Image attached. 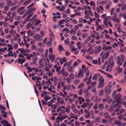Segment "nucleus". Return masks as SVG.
I'll return each mask as SVG.
<instances>
[{
  "mask_svg": "<svg viewBox=\"0 0 126 126\" xmlns=\"http://www.w3.org/2000/svg\"><path fill=\"white\" fill-rule=\"evenodd\" d=\"M99 83L97 87L98 88H100L104 86L105 83L104 79L102 76H101L99 78Z\"/></svg>",
  "mask_w": 126,
  "mask_h": 126,
  "instance_id": "obj_3",
  "label": "nucleus"
},
{
  "mask_svg": "<svg viewBox=\"0 0 126 126\" xmlns=\"http://www.w3.org/2000/svg\"><path fill=\"white\" fill-rule=\"evenodd\" d=\"M46 85H49L52 84V83L50 81V79H49V80L47 81L46 82Z\"/></svg>",
  "mask_w": 126,
  "mask_h": 126,
  "instance_id": "obj_37",
  "label": "nucleus"
},
{
  "mask_svg": "<svg viewBox=\"0 0 126 126\" xmlns=\"http://www.w3.org/2000/svg\"><path fill=\"white\" fill-rule=\"evenodd\" d=\"M65 20L64 19H63L62 20H61L60 21H59V25L60 26H61V24L63 23V22H65Z\"/></svg>",
  "mask_w": 126,
  "mask_h": 126,
  "instance_id": "obj_55",
  "label": "nucleus"
},
{
  "mask_svg": "<svg viewBox=\"0 0 126 126\" xmlns=\"http://www.w3.org/2000/svg\"><path fill=\"white\" fill-rule=\"evenodd\" d=\"M67 83V84L70 83H71L70 79L69 78H67L66 79Z\"/></svg>",
  "mask_w": 126,
  "mask_h": 126,
  "instance_id": "obj_33",
  "label": "nucleus"
},
{
  "mask_svg": "<svg viewBox=\"0 0 126 126\" xmlns=\"http://www.w3.org/2000/svg\"><path fill=\"white\" fill-rule=\"evenodd\" d=\"M119 66L117 69V71L118 73H121L122 71V68H120Z\"/></svg>",
  "mask_w": 126,
  "mask_h": 126,
  "instance_id": "obj_41",
  "label": "nucleus"
},
{
  "mask_svg": "<svg viewBox=\"0 0 126 126\" xmlns=\"http://www.w3.org/2000/svg\"><path fill=\"white\" fill-rule=\"evenodd\" d=\"M49 58L52 62H53L55 60V55L53 54L52 53H50L49 54Z\"/></svg>",
  "mask_w": 126,
  "mask_h": 126,
  "instance_id": "obj_7",
  "label": "nucleus"
},
{
  "mask_svg": "<svg viewBox=\"0 0 126 126\" xmlns=\"http://www.w3.org/2000/svg\"><path fill=\"white\" fill-rule=\"evenodd\" d=\"M53 81L54 83H55L56 84H57V78L56 76L54 77V79Z\"/></svg>",
  "mask_w": 126,
  "mask_h": 126,
  "instance_id": "obj_54",
  "label": "nucleus"
},
{
  "mask_svg": "<svg viewBox=\"0 0 126 126\" xmlns=\"http://www.w3.org/2000/svg\"><path fill=\"white\" fill-rule=\"evenodd\" d=\"M18 6H15L14 7H13L11 8L10 9V11L11 12L12 11H14L17 8H18Z\"/></svg>",
  "mask_w": 126,
  "mask_h": 126,
  "instance_id": "obj_27",
  "label": "nucleus"
},
{
  "mask_svg": "<svg viewBox=\"0 0 126 126\" xmlns=\"http://www.w3.org/2000/svg\"><path fill=\"white\" fill-rule=\"evenodd\" d=\"M41 21L40 20H37L35 22V25L37 26L38 25V24L41 22Z\"/></svg>",
  "mask_w": 126,
  "mask_h": 126,
  "instance_id": "obj_61",
  "label": "nucleus"
},
{
  "mask_svg": "<svg viewBox=\"0 0 126 126\" xmlns=\"http://www.w3.org/2000/svg\"><path fill=\"white\" fill-rule=\"evenodd\" d=\"M33 13H32L29 15L25 19V21H27L33 15Z\"/></svg>",
  "mask_w": 126,
  "mask_h": 126,
  "instance_id": "obj_28",
  "label": "nucleus"
},
{
  "mask_svg": "<svg viewBox=\"0 0 126 126\" xmlns=\"http://www.w3.org/2000/svg\"><path fill=\"white\" fill-rule=\"evenodd\" d=\"M103 24L106 26L107 28L108 27V23L107 21H104Z\"/></svg>",
  "mask_w": 126,
  "mask_h": 126,
  "instance_id": "obj_46",
  "label": "nucleus"
},
{
  "mask_svg": "<svg viewBox=\"0 0 126 126\" xmlns=\"http://www.w3.org/2000/svg\"><path fill=\"white\" fill-rule=\"evenodd\" d=\"M83 93L85 95V97L86 98H87L88 97L89 94L88 91L87 89H85L83 91Z\"/></svg>",
  "mask_w": 126,
  "mask_h": 126,
  "instance_id": "obj_9",
  "label": "nucleus"
},
{
  "mask_svg": "<svg viewBox=\"0 0 126 126\" xmlns=\"http://www.w3.org/2000/svg\"><path fill=\"white\" fill-rule=\"evenodd\" d=\"M104 93V91L103 89H101L98 95L99 96H102L103 95Z\"/></svg>",
  "mask_w": 126,
  "mask_h": 126,
  "instance_id": "obj_23",
  "label": "nucleus"
},
{
  "mask_svg": "<svg viewBox=\"0 0 126 126\" xmlns=\"http://www.w3.org/2000/svg\"><path fill=\"white\" fill-rule=\"evenodd\" d=\"M98 108V105L97 104H95L93 107V109L94 110H96Z\"/></svg>",
  "mask_w": 126,
  "mask_h": 126,
  "instance_id": "obj_59",
  "label": "nucleus"
},
{
  "mask_svg": "<svg viewBox=\"0 0 126 126\" xmlns=\"http://www.w3.org/2000/svg\"><path fill=\"white\" fill-rule=\"evenodd\" d=\"M32 0H26L24 2V5H26L29 3Z\"/></svg>",
  "mask_w": 126,
  "mask_h": 126,
  "instance_id": "obj_31",
  "label": "nucleus"
},
{
  "mask_svg": "<svg viewBox=\"0 0 126 126\" xmlns=\"http://www.w3.org/2000/svg\"><path fill=\"white\" fill-rule=\"evenodd\" d=\"M6 3L7 5V6H12L14 5L13 4V5L12 4V2L11 0H8L7 2Z\"/></svg>",
  "mask_w": 126,
  "mask_h": 126,
  "instance_id": "obj_16",
  "label": "nucleus"
},
{
  "mask_svg": "<svg viewBox=\"0 0 126 126\" xmlns=\"http://www.w3.org/2000/svg\"><path fill=\"white\" fill-rule=\"evenodd\" d=\"M70 118H74L75 120H77L78 119V116L77 115H75L74 116H72L70 117Z\"/></svg>",
  "mask_w": 126,
  "mask_h": 126,
  "instance_id": "obj_47",
  "label": "nucleus"
},
{
  "mask_svg": "<svg viewBox=\"0 0 126 126\" xmlns=\"http://www.w3.org/2000/svg\"><path fill=\"white\" fill-rule=\"evenodd\" d=\"M105 118L106 119H109L110 118V116L108 112L104 113L103 114Z\"/></svg>",
  "mask_w": 126,
  "mask_h": 126,
  "instance_id": "obj_8",
  "label": "nucleus"
},
{
  "mask_svg": "<svg viewBox=\"0 0 126 126\" xmlns=\"http://www.w3.org/2000/svg\"><path fill=\"white\" fill-rule=\"evenodd\" d=\"M65 113V111L64 110H62V112H60L59 113V116H61L63 114Z\"/></svg>",
  "mask_w": 126,
  "mask_h": 126,
  "instance_id": "obj_42",
  "label": "nucleus"
},
{
  "mask_svg": "<svg viewBox=\"0 0 126 126\" xmlns=\"http://www.w3.org/2000/svg\"><path fill=\"white\" fill-rule=\"evenodd\" d=\"M82 75L81 76V77H83V72H82V70L81 69L80 70V71H79V77H79H80L81 76V75Z\"/></svg>",
  "mask_w": 126,
  "mask_h": 126,
  "instance_id": "obj_24",
  "label": "nucleus"
},
{
  "mask_svg": "<svg viewBox=\"0 0 126 126\" xmlns=\"http://www.w3.org/2000/svg\"><path fill=\"white\" fill-rule=\"evenodd\" d=\"M113 58V56H110L108 60L109 62V63H110L111 62V60H112Z\"/></svg>",
  "mask_w": 126,
  "mask_h": 126,
  "instance_id": "obj_53",
  "label": "nucleus"
},
{
  "mask_svg": "<svg viewBox=\"0 0 126 126\" xmlns=\"http://www.w3.org/2000/svg\"><path fill=\"white\" fill-rule=\"evenodd\" d=\"M70 78L72 79H73L74 77V75L73 73H71L70 75Z\"/></svg>",
  "mask_w": 126,
  "mask_h": 126,
  "instance_id": "obj_45",
  "label": "nucleus"
},
{
  "mask_svg": "<svg viewBox=\"0 0 126 126\" xmlns=\"http://www.w3.org/2000/svg\"><path fill=\"white\" fill-rule=\"evenodd\" d=\"M112 86V85L110 84L108 86H106L105 88V92L106 94H110L112 92L110 90Z\"/></svg>",
  "mask_w": 126,
  "mask_h": 126,
  "instance_id": "obj_4",
  "label": "nucleus"
},
{
  "mask_svg": "<svg viewBox=\"0 0 126 126\" xmlns=\"http://www.w3.org/2000/svg\"><path fill=\"white\" fill-rule=\"evenodd\" d=\"M27 70H28L29 71H28V73H30L32 71V68H31L29 66H28L27 68Z\"/></svg>",
  "mask_w": 126,
  "mask_h": 126,
  "instance_id": "obj_40",
  "label": "nucleus"
},
{
  "mask_svg": "<svg viewBox=\"0 0 126 126\" xmlns=\"http://www.w3.org/2000/svg\"><path fill=\"white\" fill-rule=\"evenodd\" d=\"M74 98H72V99L69 98V103L71 104L73 103V101H74Z\"/></svg>",
  "mask_w": 126,
  "mask_h": 126,
  "instance_id": "obj_44",
  "label": "nucleus"
},
{
  "mask_svg": "<svg viewBox=\"0 0 126 126\" xmlns=\"http://www.w3.org/2000/svg\"><path fill=\"white\" fill-rule=\"evenodd\" d=\"M58 48L59 50L61 51L62 50L64 51V49L61 45H59Z\"/></svg>",
  "mask_w": 126,
  "mask_h": 126,
  "instance_id": "obj_26",
  "label": "nucleus"
},
{
  "mask_svg": "<svg viewBox=\"0 0 126 126\" xmlns=\"http://www.w3.org/2000/svg\"><path fill=\"white\" fill-rule=\"evenodd\" d=\"M52 44V42L51 41H48L46 43V45L48 46H50Z\"/></svg>",
  "mask_w": 126,
  "mask_h": 126,
  "instance_id": "obj_48",
  "label": "nucleus"
},
{
  "mask_svg": "<svg viewBox=\"0 0 126 126\" xmlns=\"http://www.w3.org/2000/svg\"><path fill=\"white\" fill-rule=\"evenodd\" d=\"M38 59V58H32L33 61L32 62H31L30 63V64L32 65L33 64H35L36 63V60Z\"/></svg>",
  "mask_w": 126,
  "mask_h": 126,
  "instance_id": "obj_11",
  "label": "nucleus"
},
{
  "mask_svg": "<svg viewBox=\"0 0 126 126\" xmlns=\"http://www.w3.org/2000/svg\"><path fill=\"white\" fill-rule=\"evenodd\" d=\"M41 36L37 34H36L34 36L33 38L35 41H40L42 40V39H40Z\"/></svg>",
  "mask_w": 126,
  "mask_h": 126,
  "instance_id": "obj_5",
  "label": "nucleus"
},
{
  "mask_svg": "<svg viewBox=\"0 0 126 126\" xmlns=\"http://www.w3.org/2000/svg\"><path fill=\"white\" fill-rule=\"evenodd\" d=\"M7 46L9 47L8 49L7 50L8 51H10L13 49V47L12 45H10V44H8L7 45Z\"/></svg>",
  "mask_w": 126,
  "mask_h": 126,
  "instance_id": "obj_17",
  "label": "nucleus"
},
{
  "mask_svg": "<svg viewBox=\"0 0 126 126\" xmlns=\"http://www.w3.org/2000/svg\"><path fill=\"white\" fill-rule=\"evenodd\" d=\"M61 74L62 75V76L63 77H66L68 76V73L67 72L65 71L62 74Z\"/></svg>",
  "mask_w": 126,
  "mask_h": 126,
  "instance_id": "obj_18",
  "label": "nucleus"
},
{
  "mask_svg": "<svg viewBox=\"0 0 126 126\" xmlns=\"http://www.w3.org/2000/svg\"><path fill=\"white\" fill-rule=\"evenodd\" d=\"M80 82V80L79 79H75L74 80V83L75 84H77Z\"/></svg>",
  "mask_w": 126,
  "mask_h": 126,
  "instance_id": "obj_29",
  "label": "nucleus"
},
{
  "mask_svg": "<svg viewBox=\"0 0 126 126\" xmlns=\"http://www.w3.org/2000/svg\"><path fill=\"white\" fill-rule=\"evenodd\" d=\"M25 59H21L19 58L18 59V62L19 63L22 64L23 63L25 62Z\"/></svg>",
  "mask_w": 126,
  "mask_h": 126,
  "instance_id": "obj_13",
  "label": "nucleus"
},
{
  "mask_svg": "<svg viewBox=\"0 0 126 126\" xmlns=\"http://www.w3.org/2000/svg\"><path fill=\"white\" fill-rule=\"evenodd\" d=\"M84 86V84L83 83H80L79 85L78 88H80L81 87H82Z\"/></svg>",
  "mask_w": 126,
  "mask_h": 126,
  "instance_id": "obj_62",
  "label": "nucleus"
},
{
  "mask_svg": "<svg viewBox=\"0 0 126 126\" xmlns=\"http://www.w3.org/2000/svg\"><path fill=\"white\" fill-rule=\"evenodd\" d=\"M99 102V99L97 96H96L95 97L94 102L95 103H97Z\"/></svg>",
  "mask_w": 126,
  "mask_h": 126,
  "instance_id": "obj_20",
  "label": "nucleus"
},
{
  "mask_svg": "<svg viewBox=\"0 0 126 126\" xmlns=\"http://www.w3.org/2000/svg\"><path fill=\"white\" fill-rule=\"evenodd\" d=\"M112 48V47L110 46H108L105 47V49L107 50H109Z\"/></svg>",
  "mask_w": 126,
  "mask_h": 126,
  "instance_id": "obj_36",
  "label": "nucleus"
},
{
  "mask_svg": "<svg viewBox=\"0 0 126 126\" xmlns=\"http://www.w3.org/2000/svg\"><path fill=\"white\" fill-rule=\"evenodd\" d=\"M42 60H40L39 61V68L40 69L44 67V65L42 63Z\"/></svg>",
  "mask_w": 126,
  "mask_h": 126,
  "instance_id": "obj_12",
  "label": "nucleus"
},
{
  "mask_svg": "<svg viewBox=\"0 0 126 126\" xmlns=\"http://www.w3.org/2000/svg\"><path fill=\"white\" fill-rule=\"evenodd\" d=\"M7 113L5 112V113L2 114V116L4 118H6L7 117Z\"/></svg>",
  "mask_w": 126,
  "mask_h": 126,
  "instance_id": "obj_63",
  "label": "nucleus"
},
{
  "mask_svg": "<svg viewBox=\"0 0 126 126\" xmlns=\"http://www.w3.org/2000/svg\"><path fill=\"white\" fill-rule=\"evenodd\" d=\"M81 32L80 30H78L77 32V35L78 36H79L81 35Z\"/></svg>",
  "mask_w": 126,
  "mask_h": 126,
  "instance_id": "obj_52",
  "label": "nucleus"
},
{
  "mask_svg": "<svg viewBox=\"0 0 126 126\" xmlns=\"http://www.w3.org/2000/svg\"><path fill=\"white\" fill-rule=\"evenodd\" d=\"M99 7L100 8V12L102 13L104 10L103 7L101 6H99Z\"/></svg>",
  "mask_w": 126,
  "mask_h": 126,
  "instance_id": "obj_35",
  "label": "nucleus"
},
{
  "mask_svg": "<svg viewBox=\"0 0 126 126\" xmlns=\"http://www.w3.org/2000/svg\"><path fill=\"white\" fill-rule=\"evenodd\" d=\"M68 70L70 73H72L73 71V68L72 66L71 67L68 68Z\"/></svg>",
  "mask_w": 126,
  "mask_h": 126,
  "instance_id": "obj_34",
  "label": "nucleus"
},
{
  "mask_svg": "<svg viewBox=\"0 0 126 126\" xmlns=\"http://www.w3.org/2000/svg\"><path fill=\"white\" fill-rule=\"evenodd\" d=\"M85 57L87 59H90L91 60H92L93 59V58L91 57L88 55H86L85 56Z\"/></svg>",
  "mask_w": 126,
  "mask_h": 126,
  "instance_id": "obj_43",
  "label": "nucleus"
},
{
  "mask_svg": "<svg viewBox=\"0 0 126 126\" xmlns=\"http://www.w3.org/2000/svg\"><path fill=\"white\" fill-rule=\"evenodd\" d=\"M9 20L10 22H12L13 21V17L10 16L9 18Z\"/></svg>",
  "mask_w": 126,
  "mask_h": 126,
  "instance_id": "obj_49",
  "label": "nucleus"
},
{
  "mask_svg": "<svg viewBox=\"0 0 126 126\" xmlns=\"http://www.w3.org/2000/svg\"><path fill=\"white\" fill-rule=\"evenodd\" d=\"M96 84V82H92L91 83V87H94Z\"/></svg>",
  "mask_w": 126,
  "mask_h": 126,
  "instance_id": "obj_58",
  "label": "nucleus"
},
{
  "mask_svg": "<svg viewBox=\"0 0 126 126\" xmlns=\"http://www.w3.org/2000/svg\"><path fill=\"white\" fill-rule=\"evenodd\" d=\"M97 77V74H95L93 77L92 79L96 80Z\"/></svg>",
  "mask_w": 126,
  "mask_h": 126,
  "instance_id": "obj_39",
  "label": "nucleus"
},
{
  "mask_svg": "<svg viewBox=\"0 0 126 126\" xmlns=\"http://www.w3.org/2000/svg\"><path fill=\"white\" fill-rule=\"evenodd\" d=\"M21 18V16H17L15 17V19L16 20H19Z\"/></svg>",
  "mask_w": 126,
  "mask_h": 126,
  "instance_id": "obj_51",
  "label": "nucleus"
},
{
  "mask_svg": "<svg viewBox=\"0 0 126 126\" xmlns=\"http://www.w3.org/2000/svg\"><path fill=\"white\" fill-rule=\"evenodd\" d=\"M9 8V7L7 5L6 6H5L4 8V10L5 11H7Z\"/></svg>",
  "mask_w": 126,
  "mask_h": 126,
  "instance_id": "obj_60",
  "label": "nucleus"
},
{
  "mask_svg": "<svg viewBox=\"0 0 126 126\" xmlns=\"http://www.w3.org/2000/svg\"><path fill=\"white\" fill-rule=\"evenodd\" d=\"M98 107L100 111L103 110L104 108V106L103 104L101 103L98 105Z\"/></svg>",
  "mask_w": 126,
  "mask_h": 126,
  "instance_id": "obj_10",
  "label": "nucleus"
},
{
  "mask_svg": "<svg viewBox=\"0 0 126 126\" xmlns=\"http://www.w3.org/2000/svg\"><path fill=\"white\" fill-rule=\"evenodd\" d=\"M116 26H118L117 28V30L118 32H121V30L120 29V25L119 24H115Z\"/></svg>",
  "mask_w": 126,
  "mask_h": 126,
  "instance_id": "obj_25",
  "label": "nucleus"
},
{
  "mask_svg": "<svg viewBox=\"0 0 126 126\" xmlns=\"http://www.w3.org/2000/svg\"><path fill=\"white\" fill-rule=\"evenodd\" d=\"M106 75L107 77H108L109 78H112L113 77V76L112 75L109 74L108 73H106Z\"/></svg>",
  "mask_w": 126,
  "mask_h": 126,
  "instance_id": "obj_57",
  "label": "nucleus"
},
{
  "mask_svg": "<svg viewBox=\"0 0 126 126\" xmlns=\"http://www.w3.org/2000/svg\"><path fill=\"white\" fill-rule=\"evenodd\" d=\"M89 103H84L81 106L83 108H84L85 107H86L87 106L89 105Z\"/></svg>",
  "mask_w": 126,
  "mask_h": 126,
  "instance_id": "obj_15",
  "label": "nucleus"
},
{
  "mask_svg": "<svg viewBox=\"0 0 126 126\" xmlns=\"http://www.w3.org/2000/svg\"><path fill=\"white\" fill-rule=\"evenodd\" d=\"M0 122L4 126H11V125L10 123H8V121H5L4 120L1 121Z\"/></svg>",
  "mask_w": 126,
  "mask_h": 126,
  "instance_id": "obj_6",
  "label": "nucleus"
},
{
  "mask_svg": "<svg viewBox=\"0 0 126 126\" xmlns=\"http://www.w3.org/2000/svg\"><path fill=\"white\" fill-rule=\"evenodd\" d=\"M44 98L46 101H47L48 100H50L51 99V97L47 95H46L44 97Z\"/></svg>",
  "mask_w": 126,
  "mask_h": 126,
  "instance_id": "obj_19",
  "label": "nucleus"
},
{
  "mask_svg": "<svg viewBox=\"0 0 126 126\" xmlns=\"http://www.w3.org/2000/svg\"><path fill=\"white\" fill-rule=\"evenodd\" d=\"M102 122L104 124H105L107 123L108 121L107 120L105 119H103L102 120Z\"/></svg>",
  "mask_w": 126,
  "mask_h": 126,
  "instance_id": "obj_50",
  "label": "nucleus"
},
{
  "mask_svg": "<svg viewBox=\"0 0 126 126\" xmlns=\"http://www.w3.org/2000/svg\"><path fill=\"white\" fill-rule=\"evenodd\" d=\"M70 105H68L67 106V108L65 109L66 111L68 113L70 112Z\"/></svg>",
  "mask_w": 126,
  "mask_h": 126,
  "instance_id": "obj_30",
  "label": "nucleus"
},
{
  "mask_svg": "<svg viewBox=\"0 0 126 126\" xmlns=\"http://www.w3.org/2000/svg\"><path fill=\"white\" fill-rule=\"evenodd\" d=\"M121 122V121H115L114 123L117 125H119L120 123Z\"/></svg>",
  "mask_w": 126,
  "mask_h": 126,
  "instance_id": "obj_56",
  "label": "nucleus"
},
{
  "mask_svg": "<svg viewBox=\"0 0 126 126\" xmlns=\"http://www.w3.org/2000/svg\"><path fill=\"white\" fill-rule=\"evenodd\" d=\"M101 48L102 47L101 46H99L97 47L96 50V51L97 52H99L101 50Z\"/></svg>",
  "mask_w": 126,
  "mask_h": 126,
  "instance_id": "obj_32",
  "label": "nucleus"
},
{
  "mask_svg": "<svg viewBox=\"0 0 126 126\" xmlns=\"http://www.w3.org/2000/svg\"><path fill=\"white\" fill-rule=\"evenodd\" d=\"M125 56L123 54H121L120 57L119 56H117L116 58V63L119 66H122L125 60Z\"/></svg>",
  "mask_w": 126,
  "mask_h": 126,
  "instance_id": "obj_1",
  "label": "nucleus"
},
{
  "mask_svg": "<svg viewBox=\"0 0 126 126\" xmlns=\"http://www.w3.org/2000/svg\"><path fill=\"white\" fill-rule=\"evenodd\" d=\"M110 52L108 51L105 52V51L103 50L102 52L100 54V55L101 56L102 59H107L109 54Z\"/></svg>",
  "mask_w": 126,
  "mask_h": 126,
  "instance_id": "obj_2",
  "label": "nucleus"
},
{
  "mask_svg": "<svg viewBox=\"0 0 126 126\" xmlns=\"http://www.w3.org/2000/svg\"><path fill=\"white\" fill-rule=\"evenodd\" d=\"M42 104L43 105H46L47 104V103L46 102V101H45L43 99L42 100Z\"/></svg>",
  "mask_w": 126,
  "mask_h": 126,
  "instance_id": "obj_64",
  "label": "nucleus"
},
{
  "mask_svg": "<svg viewBox=\"0 0 126 126\" xmlns=\"http://www.w3.org/2000/svg\"><path fill=\"white\" fill-rule=\"evenodd\" d=\"M54 68L56 69V71L57 72L60 70L61 68V66L59 67L56 64L54 65Z\"/></svg>",
  "mask_w": 126,
  "mask_h": 126,
  "instance_id": "obj_14",
  "label": "nucleus"
},
{
  "mask_svg": "<svg viewBox=\"0 0 126 126\" xmlns=\"http://www.w3.org/2000/svg\"><path fill=\"white\" fill-rule=\"evenodd\" d=\"M25 8V7H22L18 8L17 10V12L19 13L21 11H22V10Z\"/></svg>",
  "mask_w": 126,
  "mask_h": 126,
  "instance_id": "obj_21",
  "label": "nucleus"
},
{
  "mask_svg": "<svg viewBox=\"0 0 126 126\" xmlns=\"http://www.w3.org/2000/svg\"><path fill=\"white\" fill-rule=\"evenodd\" d=\"M32 79L34 80H41V78H40V77H38L36 76H35L34 77H32Z\"/></svg>",
  "mask_w": 126,
  "mask_h": 126,
  "instance_id": "obj_22",
  "label": "nucleus"
},
{
  "mask_svg": "<svg viewBox=\"0 0 126 126\" xmlns=\"http://www.w3.org/2000/svg\"><path fill=\"white\" fill-rule=\"evenodd\" d=\"M76 32V30H74V29H72L70 32V33H73V34H75Z\"/></svg>",
  "mask_w": 126,
  "mask_h": 126,
  "instance_id": "obj_38",
  "label": "nucleus"
}]
</instances>
